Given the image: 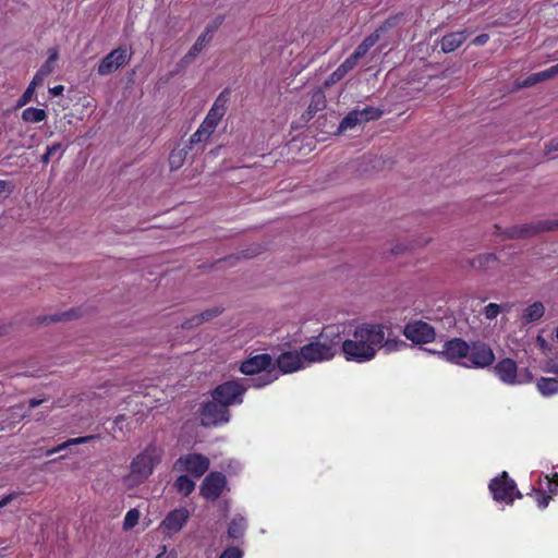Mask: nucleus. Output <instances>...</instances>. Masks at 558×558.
<instances>
[{"label":"nucleus","mask_w":558,"mask_h":558,"mask_svg":"<svg viewBox=\"0 0 558 558\" xmlns=\"http://www.w3.org/2000/svg\"><path fill=\"white\" fill-rule=\"evenodd\" d=\"M385 340V326L374 323L356 325L342 343V353L347 361L366 363L375 359Z\"/></svg>","instance_id":"obj_1"},{"label":"nucleus","mask_w":558,"mask_h":558,"mask_svg":"<svg viewBox=\"0 0 558 558\" xmlns=\"http://www.w3.org/2000/svg\"><path fill=\"white\" fill-rule=\"evenodd\" d=\"M439 355L451 363L469 368H483L492 365L495 360L493 350L487 344L482 342L469 344L459 338L447 341Z\"/></svg>","instance_id":"obj_2"},{"label":"nucleus","mask_w":558,"mask_h":558,"mask_svg":"<svg viewBox=\"0 0 558 558\" xmlns=\"http://www.w3.org/2000/svg\"><path fill=\"white\" fill-rule=\"evenodd\" d=\"M163 451L156 445H148L143 451L133 458L130 464V473L122 478L128 488L143 484L160 463Z\"/></svg>","instance_id":"obj_3"},{"label":"nucleus","mask_w":558,"mask_h":558,"mask_svg":"<svg viewBox=\"0 0 558 558\" xmlns=\"http://www.w3.org/2000/svg\"><path fill=\"white\" fill-rule=\"evenodd\" d=\"M341 343L338 326H328L308 344L302 348L307 365L331 360Z\"/></svg>","instance_id":"obj_4"},{"label":"nucleus","mask_w":558,"mask_h":558,"mask_svg":"<svg viewBox=\"0 0 558 558\" xmlns=\"http://www.w3.org/2000/svg\"><path fill=\"white\" fill-rule=\"evenodd\" d=\"M272 365V359L269 354L263 353L254 355L241 364L240 371L245 375L257 374L256 378H252L247 386L262 388L275 381L278 374L275 369H269Z\"/></svg>","instance_id":"obj_5"},{"label":"nucleus","mask_w":558,"mask_h":558,"mask_svg":"<svg viewBox=\"0 0 558 558\" xmlns=\"http://www.w3.org/2000/svg\"><path fill=\"white\" fill-rule=\"evenodd\" d=\"M494 372L500 381L509 386L530 384L534 379L533 374L527 367L519 368L515 361L509 357L497 362L494 366Z\"/></svg>","instance_id":"obj_6"},{"label":"nucleus","mask_w":558,"mask_h":558,"mask_svg":"<svg viewBox=\"0 0 558 558\" xmlns=\"http://www.w3.org/2000/svg\"><path fill=\"white\" fill-rule=\"evenodd\" d=\"M489 490L497 502H505L506 505H512L515 498L522 496L517 489L514 481L509 478L506 472L490 481Z\"/></svg>","instance_id":"obj_7"},{"label":"nucleus","mask_w":558,"mask_h":558,"mask_svg":"<svg viewBox=\"0 0 558 558\" xmlns=\"http://www.w3.org/2000/svg\"><path fill=\"white\" fill-rule=\"evenodd\" d=\"M209 459L201 453H187L180 457L174 463V469L187 472L195 477H201L209 469Z\"/></svg>","instance_id":"obj_8"},{"label":"nucleus","mask_w":558,"mask_h":558,"mask_svg":"<svg viewBox=\"0 0 558 558\" xmlns=\"http://www.w3.org/2000/svg\"><path fill=\"white\" fill-rule=\"evenodd\" d=\"M248 386L231 380L219 385L213 392V398L226 408L242 402V396Z\"/></svg>","instance_id":"obj_9"},{"label":"nucleus","mask_w":558,"mask_h":558,"mask_svg":"<svg viewBox=\"0 0 558 558\" xmlns=\"http://www.w3.org/2000/svg\"><path fill=\"white\" fill-rule=\"evenodd\" d=\"M383 111L378 108L367 106L363 109H355L349 112L340 122L339 132L354 129L357 125L380 118Z\"/></svg>","instance_id":"obj_10"},{"label":"nucleus","mask_w":558,"mask_h":558,"mask_svg":"<svg viewBox=\"0 0 558 558\" xmlns=\"http://www.w3.org/2000/svg\"><path fill=\"white\" fill-rule=\"evenodd\" d=\"M132 53L126 48H117L104 57L98 64L97 73L101 76L109 75L131 60Z\"/></svg>","instance_id":"obj_11"},{"label":"nucleus","mask_w":558,"mask_h":558,"mask_svg":"<svg viewBox=\"0 0 558 558\" xmlns=\"http://www.w3.org/2000/svg\"><path fill=\"white\" fill-rule=\"evenodd\" d=\"M227 110V99L220 95L207 112L205 119L198 126L201 131L204 132V134L207 137H210L211 134L215 132L216 128L218 126V123L225 116Z\"/></svg>","instance_id":"obj_12"},{"label":"nucleus","mask_w":558,"mask_h":558,"mask_svg":"<svg viewBox=\"0 0 558 558\" xmlns=\"http://www.w3.org/2000/svg\"><path fill=\"white\" fill-rule=\"evenodd\" d=\"M190 511L186 508H178L170 511L159 525L162 533L169 537L179 533L186 524Z\"/></svg>","instance_id":"obj_13"},{"label":"nucleus","mask_w":558,"mask_h":558,"mask_svg":"<svg viewBox=\"0 0 558 558\" xmlns=\"http://www.w3.org/2000/svg\"><path fill=\"white\" fill-rule=\"evenodd\" d=\"M407 339L415 343H428L435 339V329L427 323L416 320L408 324L403 331Z\"/></svg>","instance_id":"obj_14"},{"label":"nucleus","mask_w":558,"mask_h":558,"mask_svg":"<svg viewBox=\"0 0 558 558\" xmlns=\"http://www.w3.org/2000/svg\"><path fill=\"white\" fill-rule=\"evenodd\" d=\"M229 410L218 401H210L206 403L202 411V424L204 426H211L229 422Z\"/></svg>","instance_id":"obj_15"},{"label":"nucleus","mask_w":558,"mask_h":558,"mask_svg":"<svg viewBox=\"0 0 558 558\" xmlns=\"http://www.w3.org/2000/svg\"><path fill=\"white\" fill-rule=\"evenodd\" d=\"M401 19H402L401 15H395V16H391L388 20H386L385 23L378 29H376L375 33L367 36L356 47V49L353 52L354 57L357 58L359 60L361 58H363L369 51V49L378 41V39L380 37V33L385 32L388 28L397 26L399 24V22L401 21Z\"/></svg>","instance_id":"obj_16"},{"label":"nucleus","mask_w":558,"mask_h":558,"mask_svg":"<svg viewBox=\"0 0 558 558\" xmlns=\"http://www.w3.org/2000/svg\"><path fill=\"white\" fill-rule=\"evenodd\" d=\"M226 485L227 481L223 474L211 472L205 477L201 487V494L206 499L215 500L220 496Z\"/></svg>","instance_id":"obj_17"},{"label":"nucleus","mask_w":558,"mask_h":558,"mask_svg":"<svg viewBox=\"0 0 558 558\" xmlns=\"http://www.w3.org/2000/svg\"><path fill=\"white\" fill-rule=\"evenodd\" d=\"M277 364L279 369L287 374L303 369L307 366L305 357H303L302 350L300 352H284L278 360Z\"/></svg>","instance_id":"obj_18"},{"label":"nucleus","mask_w":558,"mask_h":558,"mask_svg":"<svg viewBox=\"0 0 558 558\" xmlns=\"http://www.w3.org/2000/svg\"><path fill=\"white\" fill-rule=\"evenodd\" d=\"M557 73H558V64H556L547 70L541 71L538 73L531 74L524 81L518 82L517 87L522 88V87L533 86L538 82L546 81V80L555 76Z\"/></svg>","instance_id":"obj_19"},{"label":"nucleus","mask_w":558,"mask_h":558,"mask_svg":"<svg viewBox=\"0 0 558 558\" xmlns=\"http://www.w3.org/2000/svg\"><path fill=\"white\" fill-rule=\"evenodd\" d=\"M466 39L464 32L450 33L441 39V50L444 52H451L458 49Z\"/></svg>","instance_id":"obj_20"},{"label":"nucleus","mask_w":558,"mask_h":558,"mask_svg":"<svg viewBox=\"0 0 558 558\" xmlns=\"http://www.w3.org/2000/svg\"><path fill=\"white\" fill-rule=\"evenodd\" d=\"M536 388L543 397H553L558 393V379L541 377L536 381Z\"/></svg>","instance_id":"obj_21"},{"label":"nucleus","mask_w":558,"mask_h":558,"mask_svg":"<svg viewBox=\"0 0 558 558\" xmlns=\"http://www.w3.org/2000/svg\"><path fill=\"white\" fill-rule=\"evenodd\" d=\"M545 313V307L541 302H534L529 305L522 313V319L525 323H533L538 320Z\"/></svg>","instance_id":"obj_22"},{"label":"nucleus","mask_w":558,"mask_h":558,"mask_svg":"<svg viewBox=\"0 0 558 558\" xmlns=\"http://www.w3.org/2000/svg\"><path fill=\"white\" fill-rule=\"evenodd\" d=\"M47 118V112L44 109L28 107L22 112V120L27 123H38Z\"/></svg>","instance_id":"obj_23"},{"label":"nucleus","mask_w":558,"mask_h":558,"mask_svg":"<svg viewBox=\"0 0 558 558\" xmlns=\"http://www.w3.org/2000/svg\"><path fill=\"white\" fill-rule=\"evenodd\" d=\"M246 529V521L243 517L236 515L232 519L229 529L228 535L232 538L241 537L244 534Z\"/></svg>","instance_id":"obj_24"},{"label":"nucleus","mask_w":558,"mask_h":558,"mask_svg":"<svg viewBox=\"0 0 558 558\" xmlns=\"http://www.w3.org/2000/svg\"><path fill=\"white\" fill-rule=\"evenodd\" d=\"M208 34L202 33L198 38L196 39L195 44L191 47L186 56L184 57V60L189 62L191 59L195 58L203 49L204 47L211 40Z\"/></svg>","instance_id":"obj_25"},{"label":"nucleus","mask_w":558,"mask_h":558,"mask_svg":"<svg viewBox=\"0 0 558 558\" xmlns=\"http://www.w3.org/2000/svg\"><path fill=\"white\" fill-rule=\"evenodd\" d=\"M542 229L543 227H541L539 225H524L520 227H514L510 232V236L526 238L538 233Z\"/></svg>","instance_id":"obj_26"},{"label":"nucleus","mask_w":558,"mask_h":558,"mask_svg":"<svg viewBox=\"0 0 558 558\" xmlns=\"http://www.w3.org/2000/svg\"><path fill=\"white\" fill-rule=\"evenodd\" d=\"M220 311L218 308L206 310L199 315L193 316L189 322H186L187 327H195L204 322L210 320L211 318L218 316Z\"/></svg>","instance_id":"obj_27"},{"label":"nucleus","mask_w":558,"mask_h":558,"mask_svg":"<svg viewBox=\"0 0 558 558\" xmlns=\"http://www.w3.org/2000/svg\"><path fill=\"white\" fill-rule=\"evenodd\" d=\"M174 487L180 494L189 496L195 489V483L187 475H180L174 483Z\"/></svg>","instance_id":"obj_28"},{"label":"nucleus","mask_w":558,"mask_h":558,"mask_svg":"<svg viewBox=\"0 0 558 558\" xmlns=\"http://www.w3.org/2000/svg\"><path fill=\"white\" fill-rule=\"evenodd\" d=\"M59 58V51L56 48H51L48 51V58L46 62L40 66L39 71L49 76L56 68V62Z\"/></svg>","instance_id":"obj_29"},{"label":"nucleus","mask_w":558,"mask_h":558,"mask_svg":"<svg viewBox=\"0 0 558 558\" xmlns=\"http://www.w3.org/2000/svg\"><path fill=\"white\" fill-rule=\"evenodd\" d=\"M407 345L408 344L404 341L398 338H390L385 336V340L383 341L380 349H383L385 353L389 354L399 351L402 348H405Z\"/></svg>","instance_id":"obj_30"},{"label":"nucleus","mask_w":558,"mask_h":558,"mask_svg":"<svg viewBox=\"0 0 558 558\" xmlns=\"http://www.w3.org/2000/svg\"><path fill=\"white\" fill-rule=\"evenodd\" d=\"M326 106V97L322 90H316L312 95V100L308 106V111L311 114L316 113L319 110H323Z\"/></svg>","instance_id":"obj_31"},{"label":"nucleus","mask_w":558,"mask_h":558,"mask_svg":"<svg viewBox=\"0 0 558 558\" xmlns=\"http://www.w3.org/2000/svg\"><path fill=\"white\" fill-rule=\"evenodd\" d=\"M95 438L94 436H85V437H77V438H71L64 442H62L61 445H59L58 447L53 448V449H50L47 451V456H51L56 452H59L63 449H65L66 447L69 446H72V445H80V444H85L87 442L88 440Z\"/></svg>","instance_id":"obj_32"},{"label":"nucleus","mask_w":558,"mask_h":558,"mask_svg":"<svg viewBox=\"0 0 558 558\" xmlns=\"http://www.w3.org/2000/svg\"><path fill=\"white\" fill-rule=\"evenodd\" d=\"M186 155H187V151L185 149L172 150V153L170 154V157H169V165H170L171 170L179 169L183 165Z\"/></svg>","instance_id":"obj_33"},{"label":"nucleus","mask_w":558,"mask_h":558,"mask_svg":"<svg viewBox=\"0 0 558 558\" xmlns=\"http://www.w3.org/2000/svg\"><path fill=\"white\" fill-rule=\"evenodd\" d=\"M496 263V256L494 254H483L478 255L474 262L473 266L478 268H490L493 264Z\"/></svg>","instance_id":"obj_34"},{"label":"nucleus","mask_w":558,"mask_h":558,"mask_svg":"<svg viewBox=\"0 0 558 558\" xmlns=\"http://www.w3.org/2000/svg\"><path fill=\"white\" fill-rule=\"evenodd\" d=\"M141 513L137 509H131L126 512L123 520V529L131 530L133 529L140 520Z\"/></svg>","instance_id":"obj_35"},{"label":"nucleus","mask_w":558,"mask_h":558,"mask_svg":"<svg viewBox=\"0 0 558 558\" xmlns=\"http://www.w3.org/2000/svg\"><path fill=\"white\" fill-rule=\"evenodd\" d=\"M505 308L506 306H501L496 303H489L484 308V315L487 319L492 320L495 319Z\"/></svg>","instance_id":"obj_36"},{"label":"nucleus","mask_w":558,"mask_h":558,"mask_svg":"<svg viewBox=\"0 0 558 558\" xmlns=\"http://www.w3.org/2000/svg\"><path fill=\"white\" fill-rule=\"evenodd\" d=\"M543 372L558 375V356L548 359L542 366Z\"/></svg>","instance_id":"obj_37"},{"label":"nucleus","mask_w":558,"mask_h":558,"mask_svg":"<svg viewBox=\"0 0 558 558\" xmlns=\"http://www.w3.org/2000/svg\"><path fill=\"white\" fill-rule=\"evenodd\" d=\"M35 90L36 89L33 86L28 85L26 90L23 93V95L17 100V107H23L26 104H28L33 99V97L35 95Z\"/></svg>","instance_id":"obj_38"},{"label":"nucleus","mask_w":558,"mask_h":558,"mask_svg":"<svg viewBox=\"0 0 558 558\" xmlns=\"http://www.w3.org/2000/svg\"><path fill=\"white\" fill-rule=\"evenodd\" d=\"M14 184L8 180H0V198H7L13 192Z\"/></svg>","instance_id":"obj_39"},{"label":"nucleus","mask_w":558,"mask_h":558,"mask_svg":"<svg viewBox=\"0 0 558 558\" xmlns=\"http://www.w3.org/2000/svg\"><path fill=\"white\" fill-rule=\"evenodd\" d=\"M209 137H207L203 131H201V129H197L192 135H191V138H190V144L191 145H194V144H199V143H203V142H206Z\"/></svg>","instance_id":"obj_40"},{"label":"nucleus","mask_w":558,"mask_h":558,"mask_svg":"<svg viewBox=\"0 0 558 558\" xmlns=\"http://www.w3.org/2000/svg\"><path fill=\"white\" fill-rule=\"evenodd\" d=\"M550 499L551 497L543 492L536 493V502L541 509H545L549 505Z\"/></svg>","instance_id":"obj_41"},{"label":"nucleus","mask_w":558,"mask_h":558,"mask_svg":"<svg viewBox=\"0 0 558 558\" xmlns=\"http://www.w3.org/2000/svg\"><path fill=\"white\" fill-rule=\"evenodd\" d=\"M545 478L548 481V492L550 494H556L558 487V473H554L551 476L546 475Z\"/></svg>","instance_id":"obj_42"},{"label":"nucleus","mask_w":558,"mask_h":558,"mask_svg":"<svg viewBox=\"0 0 558 558\" xmlns=\"http://www.w3.org/2000/svg\"><path fill=\"white\" fill-rule=\"evenodd\" d=\"M359 62V59L354 57V54L352 53L349 58H347L340 65L341 68L349 72L351 71L353 68L356 66Z\"/></svg>","instance_id":"obj_43"},{"label":"nucleus","mask_w":558,"mask_h":558,"mask_svg":"<svg viewBox=\"0 0 558 558\" xmlns=\"http://www.w3.org/2000/svg\"><path fill=\"white\" fill-rule=\"evenodd\" d=\"M222 22V19L221 17H218L216 19L213 23L208 24L205 28V31L203 32L204 34H208L207 36H209L210 38H213L215 32L217 31V28L220 26Z\"/></svg>","instance_id":"obj_44"},{"label":"nucleus","mask_w":558,"mask_h":558,"mask_svg":"<svg viewBox=\"0 0 558 558\" xmlns=\"http://www.w3.org/2000/svg\"><path fill=\"white\" fill-rule=\"evenodd\" d=\"M220 558H242V551L236 547L227 548Z\"/></svg>","instance_id":"obj_45"},{"label":"nucleus","mask_w":558,"mask_h":558,"mask_svg":"<svg viewBox=\"0 0 558 558\" xmlns=\"http://www.w3.org/2000/svg\"><path fill=\"white\" fill-rule=\"evenodd\" d=\"M348 72L344 71L341 65H339L333 72L332 74L329 76V80L327 81V83H336L338 81H340Z\"/></svg>","instance_id":"obj_46"},{"label":"nucleus","mask_w":558,"mask_h":558,"mask_svg":"<svg viewBox=\"0 0 558 558\" xmlns=\"http://www.w3.org/2000/svg\"><path fill=\"white\" fill-rule=\"evenodd\" d=\"M11 411H12V418L14 422L22 420L26 415V412L24 411L23 405H15L11 409Z\"/></svg>","instance_id":"obj_47"},{"label":"nucleus","mask_w":558,"mask_h":558,"mask_svg":"<svg viewBox=\"0 0 558 558\" xmlns=\"http://www.w3.org/2000/svg\"><path fill=\"white\" fill-rule=\"evenodd\" d=\"M46 77H47V75L38 70L36 72V74L34 75V77H33L32 82L29 83V85L33 86L36 89L37 86L43 84V82L45 81Z\"/></svg>","instance_id":"obj_48"},{"label":"nucleus","mask_w":558,"mask_h":558,"mask_svg":"<svg viewBox=\"0 0 558 558\" xmlns=\"http://www.w3.org/2000/svg\"><path fill=\"white\" fill-rule=\"evenodd\" d=\"M21 493L13 492L0 499V509L11 504L14 499L20 496Z\"/></svg>","instance_id":"obj_49"},{"label":"nucleus","mask_w":558,"mask_h":558,"mask_svg":"<svg viewBox=\"0 0 558 558\" xmlns=\"http://www.w3.org/2000/svg\"><path fill=\"white\" fill-rule=\"evenodd\" d=\"M487 40H488V35L482 34L474 38L473 44L476 46H483L487 43Z\"/></svg>","instance_id":"obj_50"},{"label":"nucleus","mask_w":558,"mask_h":558,"mask_svg":"<svg viewBox=\"0 0 558 558\" xmlns=\"http://www.w3.org/2000/svg\"><path fill=\"white\" fill-rule=\"evenodd\" d=\"M63 90H64V86L63 85H57V86H53V87L49 88V93L53 97L62 95Z\"/></svg>","instance_id":"obj_51"},{"label":"nucleus","mask_w":558,"mask_h":558,"mask_svg":"<svg viewBox=\"0 0 558 558\" xmlns=\"http://www.w3.org/2000/svg\"><path fill=\"white\" fill-rule=\"evenodd\" d=\"M62 149V146L61 144L59 143H56V144H52L51 146H48L47 150H48V155H54L57 151H60Z\"/></svg>","instance_id":"obj_52"},{"label":"nucleus","mask_w":558,"mask_h":558,"mask_svg":"<svg viewBox=\"0 0 558 558\" xmlns=\"http://www.w3.org/2000/svg\"><path fill=\"white\" fill-rule=\"evenodd\" d=\"M41 403H43V400H40V399H32L29 401V409L36 408Z\"/></svg>","instance_id":"obj_53"},{"label":"nucleus","mask_w":558,"mask_h":558,"mask_svg":"<svg viewBox=\"0 0 558 558\" xmlns=\"http://www.w3.org/2000/svg\"><path fill=\"white\" fill-rule=\"evenodd\" d=\"M51 156H52V155H48V150H47V151L43 155V157H41V161H43L44 163H48V162H49V159H50V157H51Z\"/></svg>","instance_id":"obj_54"},{"label":"nucleus","mask_w":558,"mask_h":558,"mask_svg":"<svg viewBox=\"0 0 558 558\" xmlns=\"http://www.w3.org/2000/svg\"><path fill=\"white\" fill-rule=\"evenodd\" d=\"M156 558H172V557L170 555H166L165 553H161Z\"/></svg>","instance_id":"obj_55"},{"label":"nucleus","mask_w":558,"mask_h":558,"mask_svg":"<svg viewBox=\"0 0 558 558\" xmlns=\"http://www.w3.org/2000/svg\"><path fill=\"white\" fill-rule=\"evenodd\" d=\"M554 149L558 150V142L554 145Z\"/></svg>","instance_id":"obj_56"},{"label":"nucleus","mask_w":558,"mask_h":558,"mask_svg":"<svg viewBox=\"0 0 558 558\" xmlns=\"http://www.w3.org/2000/svg\"><path fill=\"white\" fill-rule=\"evenodd\" d=\"M556 338L558 340V328L556 329Z\"/></svg>","instance_id":"obj_57"}]
</instances>
